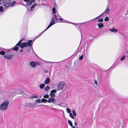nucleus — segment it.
I'll list each match as a JSON object with an SVG mask.
<instances>
[{
	"label": "nucleus",
	"instance_id": "1",
	"mask_svg": "<svg viewBox=\"0 0 128 128\" xmlns=\"http://www.w3.org/2000/svg\"><path fill=\"white\" fill-rule=\"evenodd\" d=\"M22 39L20 40L16 44L15 46L12 48V49L14 50L17 51L18 49V46H20V48H26L28 46H31L32 41V40H29L28 42H24L22 44Z\"/></svg>",
	"mask_w": 128,
	"mask_h": 128
},
{
	"label": "nucleus",
	"instance_id": "2",
	"mask_svg": "<svg viewBox=\"0 0 128 128\" xmlns=\"http://www.w3.org/2000/svg\"><path fill=\"white\" fill-rule=\"evenodd\" d=\"M8 101L7 100L4 101L1 104L0 106V109L2 110H6L8 108Z\"/></svg>",
	"mask_w": 128,
	"mask_h": 128
},
{
	"label": "nucleus",
	"instance_id": "3",
	"mask_svg": "<svg viewBox=\"0 0 128 128\" xmlns=\"http://www.w3.org/2000/svg\"><path fill=\"white\" fill-rule=\"evenodd\" d=\"M66 110L67 112L69 114V116L72 118L73 119L75 118L76 116V114L75 110H72V112L73 114L71 112V111L69 108H67Z\"/></svg>",
	"mask_w": 128,
	"mask_h": 128
},
{
	"label": "nucleus",
	"instance_id": "4",
	"mask_svg": "<svg viewBox=\"0 0 128 128\" xmlns=\"http://www.w3.org/2000/svg\"><path fill=\"white\" fill-rule=\"evenodd\" d=\"M55 20L54 19V18H52V20H51L50 24L47 27L44 31H43L41 33L39 34V35L37 37H36V38H37L39 37L45 31H46V30H48V28H49L52 26L55 23Z\"/></svg>",
	"mask_w": 128,
	"mask_h": 128
},
{
	"label": "nucleus",
	"instance_id": "5",
	"mask_svg": "<svg viewBox=\"0 0 128 128\" xmlns=\"http://www.w3.org/2000/svg\"><path fill=\"white\" fill-rule=\"evenodd\" d=\"M65 84V83L63 82H59L58 85L57 90H62L64 88Z\"/></svg>",
	"mask_w": 128,
	"mask_h": 128
},
{
	"label": "nucleus",
	"instance_id": "6",
	"mask_svg": "<svg viewBox=\"0 0 128 128\" xmlns=\"http://www.w3.org/2000/svg\"><path fill=\"white\" fill-rule=\"evenodd\" d=\"M40 64L39 62H38L32 61L30 62V65L33 68H34Z\"/></svg>",
	"mask_w": 128,
	"mask_h": 128
},
{
	"label": "nucleus",
	"instance_id": "7",
	"mask_svg": "<svg viewBox=\"0 0 128 128\" xmlns=\"http://www.w3.org/2000/svg\"><path fill=\"white\" fill-rule=\"evenodd\" d=\"M4 56L6 58L10 60L12 58V54H7L6 55Z\"/></svg>",
	"mask_w": 128,
	"mask_h": 128
},
{
	"label": "nucleus",
	"instance_id": "8",
	"mask_svg": "<svg viewBox=\"0 0 128 128\" xmlns=\"http://www.w3.org/2000/svg\"><path fill=\"white\" fill-rule=\"evenodd\" d=\"M35 0H27L26 4L27 5H29L31 4L33 2H34Z\"/></svg>",
	"mask_w": 128,
	"mask_h": 128
},
{
	"label": "nucleus",
	"instance_id": "9",
	"mask_svg": "<svg viewBox=\"0 0 128 128\" xmlns=\"http://www.w3.org/2000/svg\"><path fill=\"white\" fill-rule=\"evenodd\" d=\"M56 101L53 98H49L48 100V103H53Z\"/></svg>",
	"mask_w": 128,
	"mask_h": 128
},
{
	"label": "nucleus",
	"instance_id": "10",
	"mask_svg": "<svg viewBox=\"0 0 128 128\" xmlns=\"http://www.w3.org/2000/svg\"><path fill=\"white\" fill-rule=\"evenodd\" d=\"M50 82V79L49 78H47L44 81V84H48Z\"/></svg>",
	"mask_w": 128,
	"mask_h": 128
},
{
	"label": "nucleus",
	"instance_id": "11",
	"mask_svg": "<svg viewBox=\"0 0 128 128\" xmlns=\"http://www.w3.org/2000/svg\"><path fill=\"white\" fill-rule=\"evenodd\" d=\"M109 30L111 32H113L114 33H116L118 31L117 29H116L114 28H112V29H110Z\"/></svg>",
	"mask_w": 128,
	"mask_h": 128
},
{
	"label": "nucleus",
	"instance_id": "12",
	"mask_svg": "<svg viewBox=\"0 0 128 128\" xmlns=\"http://www.w3.org/2000/svg\"><path fill=\"white\" fill-rule=\"evenodd\" d=\"M110 12V9L109 8H107L105 10L104 12V14H108Z\"/></svg>",
	"mask_w": 128,
	"mask_h": 128
},
{
	"label": "nucleus",
	"instance_id": "13",
	"mask_svg": "<svg viewBox=\"0 0 128 128\" xmlns=\"http://www.w3.org/2000/svg\"><path fill=\"white\" fill-rule=\"evenodd\" d=\"M98 27L99 28H101L104 26V24L102 23H99L98 24Z\"/></svg>",
	"mask_w": 128,
	"mask_h": 128
},
{
	"label": "nucleus",
	"instance_id": "14",
	"mask_svg": "<svg viewBox=\"0 0 128 128\" xmlns=\"http://www.w3.org/2000/svg\"><path fill=\"white\" fill-rule=\"evenodd\" d=\"M45 86V85L44 84H42L39 85V87L41 89H42L44 88V86Z\"/></svg>",
	"mask_w": 128,
	"mask_h": 128
},
{
	"label": "nucleus",
	"instance_id": "15",
	"mask_svg": "<svg viewBox=\"0 0 128 128\" xmlns=\"http://www.w3.org/2000/svg\"><path fill=\"white\" fill-rule=\"evenodd\" d=\"M16 4V2H13L10 5V6L11 7H12L14 5Z\"/></svg>",
	"mask_w": 128,
	"mask_h": 128
},
{
	"label": "nucleus",
	"instance_id": "16",
	"mask_svg": "<svg viewBox=\"0 0 128 128\" xmlns=\"http://www.w3.org/2000/svg\"><path fill=\"white\" fill-rule=\"evenodd\" d=\"M68 122L69 124L72 127L73 126L72 125V122L70 120H68Z\"/></svg>",
	"mask_w": 128,
	"mask_h": 128
},
{
	"label": "nucleus",
	"instance_id": "17",
	"mask_svg": "<svg viewBox=\"0 0 128 128\" xmlns=\"http://www.w3.org/2000/svg\"><path fill=\"white\" fill-rule=\"evenodd\" d=\"M35 102L37 103H41V100L39 99H37L35 100Z\"/></svg>",
	"mask_w": 128,
	"mask_h": 128
},
{
	"label": "nucleus",
	"instance_id": "18",
	"mask_svg": "<svg viewBox=\"0 0 128 128\" xmlns=\"http://www.w3.org/2000/svg\"><path fill=\"white\" fill-rule=\"evenodd\" d=\"M36 5V4H33L32 6H31L30 8V10L32 11V8H34V6H35Z\"/></svg>",
	"mask_w": 128,
	"mask_h": 128
},
{
	"label": "nucleus",
	"instance_id": "19",
	"mask_svg": "<svg viewBox=\"0 0 128 128\" xmlns=\"http://www.w3.org/2000/svg\"><path fill=\"white\" fill-rule=\"evenodd\" d=\"M52 11L54 14L56 13V9L55 8L53 7L52 8Z\"/></svg>",
	"mask_w": 128,
	"mask_h": 128
},
{
	"label": "nucleus",
	"instance_id": "20",
	"mask_svg": "<svg viewBox=\"0 0 128 128\" xmlns=\"http://www.w3.org/2000/svg\"><path fill=\"white\" fill-rule=\"evenodd\" d=\"M42 102H46L47 101V100L44 98H43L41 99Z\"/></svg>",
	"mask_w": 128,
	"mask_h": 128
},
{
	"label": "nucleus",
	"instance_id": "21",
	"mask_svg": "<svg viewBox=\"0 0 128 128\" xmlns=\"http://www.w3.org/2000/svg\"><path fill=\"white\" fill-rule=\"evenodd\" d=\"M50 93H56V90H53L50 91Z\"/></svg>",
	"mask_w": 128,
	"mask_h": 128
},
{
	"label": "nucleus",
	"instance_id": "22",
	"mask_svg": "<svg viewBox=\"0 0 128 128\" xmlns=\"http://www.w3.org/2000/svg\"><path fill=\"white\" fill-rule=\"evenodd\" d=\"M4 11V9H3V7L2 6H0V11L1 12H2Z\"/></svg>",
	"mask_w": 128,
	"mask_h": 128
},
{
	"label": "nucleus",
	"instance_id": "23",
	"mask_svg": "<svg viewBox=\"0 0 128 128\" xmlns=\"http://www.w3.org/2000/svg\"><path fill=\"white\" fill-rule=\"evenodd\" d=\"M49 88H50L48 86H47L45 88H44V89L45 91H46Z\"/></svg>",
	"mask_w": 128,
	"mask_h": 128
},
{
	"label": "nucleus",
	"instance_id": "24",
	"mask_svg": "<svg viewBox=\"0 0 128 128\" xmlns=\"http://www.w3.org/2000/svg\"><path fill=\"white\" fill-rule=\"evenodd\" d=\"M50 96L52 97H54L55 96V94H54V93H50Z\"/></svg>",
	"mask_w": 128,
	"mask_h": 128
},
{
	"label": "nucleus",
	"instance_id": "25",
	"mask_svg": "<svg viewBox=\"0 0 128 128\" xmlns=\"http://www.w3.org/2000/svg\"><path fill=\"white\" fill-rule=\"evenodd\" d=\"M4 6L5 7H7L9 6V4L8 3L6 4L5 3L4 4Z\"/></svg>",
	"mask_w": 128,
	"mask_h": 128
},
{
	"label": "nucleus",
	"instance_id": "26",
	"mask_svg": "<svg viewBox=\"0 0 128 128\" xmlns=\"http://www.w3.org/2000/svg\"><path fill=\"white\" fill-rule=\"evenodd\" d=\"M100 18H101L102 17L104 16H105V14H104V12L102 13L100 15Z\"/></svg>",
	"mask_w": 128,
	"mask_h": 128
},
{
	"label": "nucleus",
	"instance_id": "27",
	"mask_svg": "<svg viewBox=\"0 0 128 128\" xmlns=\"http://www.w3.org/2000/svg\"><path fill=\"white\" fill-rule=\"evenodd\" d=\"M5 54V53L3 51H1L0 52V54L2 55H4Z\"/></svg>",
	"mask_w": 128,
	"mask_h": 128
},
{
	"label": "nucleus",
	"instance_id": "28",
	"mask_svg": "<svg viewBox=\"0 0 128 128\" xmlns=\"http://www.w3.org/2000/svg\"><path fill=\"white\" fill-rule=\"evenodd\" d=\"M104 20L105 21H108L109 20V18L107 16L106 17L104 18Z\"/></svg>",
	"mask_w": 128,
	"mask_h": 128
},
{
	"label": "nucleus",
	"instance_id": "29",
	"mask_svg": "<svg viewBox=\"0 0 128 128\" xmlns=\"http://www.w3.org/2000/svg\"><path fill=\"white\" fill-rule=\"evenodd\" d=\"M126 57V56L125 55H124L120 59L121 60H124L125 58Z\"/></svg>",
	"mask_w": 128,
	"mask_h": 128
},
{
	"label": "nucleus",
	"instance_id": "30",
	"mask_svg": "<svg viewBox=\"0 0 128 128\" xmlns=\"http://www.w3.org/2000/svg\"><path fill=\"white\" fill-rule=\"evenodd\" d=\"M103 21V19L102 18H100L98 20V21L99 22H102Z\"/></svg>",
	"mask_w": 128,
	"mask_h": 128
},
{
	"label": "nucleus",
	"instance_id": "31",
	"mask_svg": "<svg viewBox=\"0 0 128 128\" xmlns=\"http://www.w3.org/2000/svg\"><path fill=\"white\" fill-rule=\"evenodd\" d=\"M43 97L44 98H47L49 97V96L48 94H46V95H44L43 96Z\"/></svg>",
	"mask_w": 128,
	"mask_h": 128
},
{
	"label": "nucleus",
	"instance_id": "32",
	"mask_svg": "<svg viewBox=\"0 0 128 128\" xmlns=\"http://www.w3.org/2000/svg\"><path fill=\"white\" fill-rule=\"evenodd\" d=\"M94 84L96 85V86H97L98 85V82L96 80H94Z\"/></svg>",
	"mask_w": 128,
	"mask_h": 128
},
{
	"label": "nucleus",
	"instance_id": "33",
	"mask_svg": "<svg viewBox=\"0 0 128 128\" xmlns=\"http://www.w3.org/2000/svg\"><path fill=\"white\" fill-rule=\"evenodd\" d=\"M54 18L56 20H58V19L57 18V16L56 15H54Z\"/></svg>",
	"mask_w": 128,
	"mask_h": 128
},
{
	"label": "nucleus",
	"instance_id": "34",
	"mask_svg": "<svg viewBox=\"0 0 128 128\" xmlns=\"http://www.w3.org/2000/svg\"><path fill=\"white\" fill-rule=\"evenodd\" d=\"M30 98H38V96L37 95H36L35 96H32V97H30Z\"/></svg>",
	"mask_w": 128,
	"mask_h": 128
},
{
	"label": "nucleus",
	"instance_id": "35",
	"mask_svg": "<svg viewBox=\"0 0 128 128\" xmlns=\"http://www.w3.org/2000/svg\"><path fill=\"white\" fill-rule=\"evenodd\" d=\"M100 18V15H99V16H98L96 18H94L93 20H96V19H97L98 18Z\"/></svg>",
	"mask_w": 128,
	"mask_h": 128
},
{
	"label": "nucleus",
	"instance_id": "36",
	"mask_svg": "<svg viewBox=\"0 0 128 128\" xmlns=\"http://www.w3.org/2000/svg\"><path fill=\"white\" fill-rule=\"evenodd\" d=\"M83 58V55H82L80 57L79 59L80 60H82Z\"/></svg>",
	"mask_w": 128,
	"mask_h": 128
},
{
	"label": "nucleus",
	"instance_id": "37",
	"mask_svg": "<svg viewBox=\"0 0 128 128\" xmlns=\"http://www.w3.org/2000/svg\"><path fill=\"white\" fill-rule=\"evenodd\" d=\"M62 21H63V22H68L67 21L64 19Z\"/></svg>",
	"mask_w": 128,
	"mask_h": 128
},
{
	"label": "nucleus",
	"instance_id": "38",
	"mask_svg": "<svg viewBox=\"0 0 128 128\" xmlns=\"http://www.w3.org/2000/svg\"><path fill=\"white\" fill-rule=\"evenodd\" d=\"M59 20L60 21H62L63 20V19L62 18H60L59 19Z\"/></svg>",
	"mask_w": 128,
	"mask_h": 128
},
{
	"label": "nucleus",
	"instance_id": "39",
	"mask_svg": "<svg viewBox=\"0 0 128 128\" xmlns=\"http://www.w3.org/2000/svg\"><path fill=\"white\" fill-rule=\"evenodd\" d=\"M44 72L45 73L47 72H48V71L47 70H45L44 71Z\"/></svg>",
	"mask_w": 128,
	"mask_h": 128
},
{
	"label": "nucleus",
	"instance_id": "40",
	"mask_svg": "<svg viewBox=\"0 0 128 128\" xmlns=\"http://www.w3.org/2000/svg\"><path fill=\"white\" fill-rule=\"evenodd\" d=\"M74 124L75 126H77V124L76 122H74Z\"/></svg>",
	"mask_w": 128,
	"mask_h": 128
},
{
	"label": "nucleus",
	"instance_id": "41",
	"mask_svg": "<svg viewBox=\"0 0 128 128\" xmlns=\"http://www.w3.org/2000/svg\"><path fill=\"white\" fill-rule=\"evenodd\" d=\"M23 50H20V52H23Z\"/></svg>",
	"mask_w": 128,
	"mask_h": 128
},
{
	"label": "nucleus",
	"instance_id": "42",
	"mask_svg": "<svg viewBox=\"0 0 128 128\" xmlns=\"http://www.w3.org/2000/svg\"><path fill=\"white\" fill-rule=\"evenodd\" d=\"M72 128H76L75 127L73 126L72 127Z\"/></svg>",
	"mask_w": 128,
	"mask_h": 128
},
{
	"label": "nucleus",
	"instance_id": "43",
	"mask_svg": "<svg viewBox=\"0 0 128 128\" xmlns=\"http://www.w3.org/2000/svg\"><path fill=\"white\" fill-rule=\"evenodd\" d=\"M68 22L69 23H71V24H74L73 23H70V22Z\"/></svg>",
	"mask_w": 128,
	"mask_h": 128
},
{
	"label": "nucleus",
	"instance_id": "44",
	"mask_svg": "<svg viewBox=\"0 0 128 128\" xmlns=\"http://www.w3.org/2000/svg\"><path fill=\"white\" fill-rule=\"evenodd\" d=\"M27 0H24V1H25V2H26V1Z\"/></svg>",
	"mask_w": 128,
	"mask_h": 128
},
{
	"label": "nucleus",
	"instance_id": "45",
	"mask_svg": "<svg viewBox=\"0 0 128 128\" xmlns=\"http://www.w3.org/2000/svg\"><path fill=\"white\" fill-rule=\"evenodd\" d=\"M127 53L128 54V50L127 51Z\"/></svg>",
	"mask_w": 128,
	"mask_h": 128
},
{
	"label": "nucleus",
	"instance_id": "46",
	"mask_svg": "<svg viewBox=\"0 0 128 128\" xmlns=\"http://www.w3.org/2000/svg\"><path fill=\"white\" fill-rule=\"evenodd\" d=\"M127 57L128 58V54L127 56Z\"/></svg>",
	"mask_w": 128,
	"mask_h": 128
},
{
	"label": "nucleus",
	"instance_id": "47",
	"mask_svg": "<svg viewBox=\"0 0 128 128\" xmlns=\"http://www.w3.org/2000/svg\"><path fill=\"white\" fill-rule=\"evenodd\" d=\"M45 106H46V105H45Z\"/></svg>",
	"mask_w": 128,
	"mask_h": 128
},
{
	"label": "nucleus",
	"instance_id": "48",
	"mask_svg": "<svg viewBox=\"0 0 128 128\" xmlns=\"http://www.w3.org/2000/svg\"><path fill=\"white\" fill-rule=\"evenodd\" d=\"M1 5V3H0V6Z\"/></svg>",
	"mask_w": 128,
	"mask_h": 128
},
{
	"label": "nucleus",
	"instance_id": "49",
	"mask_svg": "<svg viewBox=\"0 0 128 128\" xmlns=\"http://www.w3.org/2000/svg\"><path fill=\"white\" fill-rule=\"evenodd\" d=\"M1 0H0V2L1 1Z\"/></svg>",
	"mask_w": 128,
	"mask_h": 128
},
{
	"label": "nucleus",
	"instance_id": "50",
	"mask_svg": "<svg viewBox=\"0 0 128 128\" xmlns=\"http://www.w3.org/2000/svg\"><path fill=\"white\" fill-rule=\"evenodd\" d=\"M22 5H24V6H25V5H23V4H22Z\"/></svg>",
	"mask_w": 128,
	"mask_h": 128
}]
</instances>
